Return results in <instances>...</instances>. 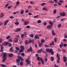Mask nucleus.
<instances>
[{"label": "nucleus", "mask_w": 67, "mask_h": 67, "mask_svg": "<svg viewBox=\"0 0 67 67\" xmlns=\"http://www.w3.org/2000/svg\"><path fill=\"white\" fill-rule=\"evenodd\" d=\"M37 59L38 61H40V60H41V63H42V64H44V60L42 59V58H40V57H38L37 58Z\"/></svg>", "instance_id": "f257e3e1"}, {"label": "nucleus", "mask_w": 67, "mask_h": 67, "mask_svg": "<svg viewBox=\"0 0 67 67\" xmlns=\"http://www.w3.org/2000/svg\"><path fill=\"white\" fill-rule=\"evenodd\" d=\"M30 58H28V59L26 60L25 62L26 63H27V65H29L30 64Z\"/></svg>", "instance_id": "f03ea898"}, {"label": "nucleus", "mask_w": 67, "mask_h": 67, "mask_svg": "<svg viewBox=\"0 0 67 67\" xmlns=\"http://www.w3.org/2000/svg\"><path fill=\"white\" fill-rule=\"evenodd\" d=\"M57 57L58 58V59L57 60V63H59V60H60V57H59V56H58V53H57Z\"/></svg>", "instance_id": "7ed1b4c3"}, {"label": "nucleus", "mask_w": 67, "mask_h": 67, "mask_svg": "<svg viewBox=\"0 0 67 67\" xmlns=\"http://www.w3.org/2000/svg\"><path fill=\"white\" fill-rule=\"evenodd\" d=\"M63 61L65 63V62H66V61H67V57H66V56H65V55H63Z\"/></svg>", "instance_id": "20e7f679"}, {"label": "nucleus", "mask_w": 67, "mask_h": 67, "mask_svg": "<svg viewBox=\"0 0 67 67\" xmlns=\"http://www.w3.org/2000/svg\"><path fill=\"white\" fill-rule=\"evenodd\" d=\"M32 47L31 46H30L29 49L27 50V53H29V52H32Z\"/></svg>", "instance_id": "39448f33"}, {"label": "nucleus", "mask_w": 67, "mask_h": 67, "mask_svg": "<svg viewBox=\"0 0 67 67\" xmlns=\"http://www.w3.org/2000/svg\"><path fill=\"white\" fill-rule=\"evenodd\" d=\"M60 16H66V13H65L63 12L62 13H60Z\"/></svg>", "instance_id": "423d86ee"}, {"label": "nucleus", "mask_w": 67, "mask_h": 67, "mask_svg": "<svg viewBox=\"0 0 67 67\" xmlns=\"http://www.w3.org/2000/svg\"><path fill=\"white\" fill-rule=\"evenodd\" d=\"M3 44H2V45L1 46V49L0 50V51L1 52H3V49H4V47H3Z\"/></svg>", "instance_id": "0eeeda50"}, {"label": "nucleus", "mask_w": 67, "mask_h": 67, "mask_svg": "<svg viewBox=\"0 0 67 67\" xmlns=\"http://www.w3.org/2000/svg\"><path fill=\"white\" fill-rule=\"evenodd\" d=\"M47 29H48L49 30H51L52 28V26L50 25H49L47 26Z\"/></svg>", "instance_id": "6e6552de"}, {"label": "nucleus", "mask_w": 67, "mask_h": 67, "mask_svg": "<svg viewBox=\"0 0 67 67\" xmlns=\"http://www.w3.org/2000/svg\"><path fill=\"white\" fill-rule=\"evenodd\" d=\"M9 22V20H7L4 23V26H5L7 24V23H8Z\"/></svg>", "instance_id": "1a4fd4ad"}, {"label": "nucleus", "mask_w": 67, "mask_h": 67, "mask_svg": "<svg viewBox=\"0 0 67 67\" xmlns=\"http://www.w3.org/2000/svg\"><path fill=\"white\" fill-rule=\"evenodd\" d=\"M24 24L25 25H26L29 24V21H25L24 22Z\"/></svg>", "instance_id": "9d476101"}, {"label": "nucleus", "mask_w": 67, "mask_h": 67, "mask_svg": "<svg viewBox=\"0 0 67 67\" xmlns=\"http://www.w3.org/2000/svg\"><path fill=\"white\" fill-rule=\"evenodd\" d=\"M21 31V29L20 28H17L16 29V30L15 31L16 32H20Z\"/></svg>", "instance_id": "9b49d317"}, {"label": "nucleus", "mask_w": 67, "mask_h": 67, "mask_svg": "<svg viewBox=\"0 0 67 67\" xmlns=\"http://www.w3.org/2000/svg\"><path fill=\"white\" fill-rule=\"evenodd\" d=\"M50 52L51 53V54L52 55H54V53L53 52V50H52V49H50Z\"/></svg>", "instance_id": "f8f14e48"}, {"label": "nucleus", "mask_w": 67, "mask_h": 67, "mask_svg": "<svg viewBox=\"0 0 67 67\" xmlns=\"http://www.w3.org/2000/svg\"><path fill=\"white\" fill-rule=\"evenodd\" d=\"M9 51L10 52H13V47H11L9 49Z\"/></svg>", "instance_id": "ddd939ff"}, {"label": "nucleus", "mask_w": 67, "mask_h": 67, "mask_svg": "<svg viewBox=\"0 0 67 67\" xmlns=\"http://www.w3.org/2000/svg\"><path fill=\"white\" fill-rule=\"evenodd\" d=\"M8 44V42H4L3 43V45H5V46H6V45H7Z\"/></svg>", "instance_id": "4468645a"}, {"label": "nucleus", "mask_w": 67, "mask_h": 67, "mask_svg": "<svg viewBox=\"0 0 67 67\" xmlns=\"http://www.w3.org/2000/svg\"><path fill=\"white\" fill-rule=\"evenodd\" d=\"M42 52V49H39V51H38V53H41V52Z\"/></svg>", "instance_id": "2eb2a0df"}, {"label": "nucleus", "mask_w": 67, "mask_h": 67, "mask_svg": "<svg viewBox=\"0 0 67 67\" xmlns=\"http://www.w3.org/2000/svg\"><path fill=\"white\" fill-rule=\"evenodd\" d=\"M15 40L14 42H15V43H18V39L15 38Z\"/></svg>", "instance_id": "dca6fc26"}, {"label": "nucleus", "mask_w": 67, "mask_h": 67, "mask_svg": "<svg viewBox=\"0 0 67 67\" xmlns=\"http://www.w3.org/2000/svg\"><path fill=\"white\" fill-rule=\"evenodd\" d=\"M16 61L17 63H20V60L19 59H16Z\"/></svg>", "instance_id": "f3484780"}, {"label": "nucleus", "mask_w": 67, "mask_h": 67, "mask_svg": "<svg viewBox=\"0 0 67 67\" xmlns=\"http://www.w3.org/2000/svg\"><path fill=\"white\" fill-rule=\"evenodd\" d=\"M6 54V53H4L3 57H2L3 58H4L6 57V54Z\"/></svg>", "instance_id": "a211bd4d"}, {"label": "nucleus", "mask_w": 67, "mask_h": 67, "mask_svg": "<svg viewBox=\"0 0 67 67\" xmlns=\"http://www.w3.org/2000/svg\"><path fill=\"white\" fill-rule=\"evenodd\" d=\"M52 34L53 35H55L56 34L54 33V31L53 30H52Z\"/></svg>", "instance_id": "6ab92c4d"}, {"label": "nucleus", "mask_w": 67, "mask_h": 67, "mask_svg": "<svg viewBox=\"0 0 67 67\" xmlns=\"http://www.w3.org/2000/svg\"><path fill=\"white\" fill-rule=\"evenodd\" d=\"M51 61H53L54 60V58L53 57H52L51 58Z\"/></svg>", "instance_id": "aec40b11"}, {"label": "nucleus", "mask_w": 67, "mask_h": 67, "mask_svg": "<svg viewBox=\"0 0 67 67\" xmlns=\"http://www.w3.org/2000/svg\"><path fill=\"white\" fill-rule=\"evenodd\" d=\"M34 38L35 39H39V38H40L36 36H35Z\"/></svg>", "instance_id": "412c9836"}, {"label": "nucleus", "mask_w": 67, "mask_h": 67, "mask_svg": "<svg viewBox=\"0 0 67 67\" xmlns=\"http://www.w3.org/2000/svg\"><path fill=\"white\" fill-rule=\"evenodd\" d=\"M0 16H1V18H2V17H3V16H4V15L3 14V13H1V14Z\"/></svg>", "instance_id": "4be33fe9"}, {"label": "nucleus", "mask_w": 67, "mask_h": 67, "mask_svg": "<svg viewBox=\"0 0 67 67\" xmlns=\"http://www.w3.org/2000/svg\"><path fill=\"white\" fill-rule=\"evenodd\" d=\"M44 60L45 62H47L48 60V59H47V58L46 57H45L44 59Z\"/></svg>", "instance_id": "5701e85b"}, {"label": "nucleus", "mask_w": 67, "mask_h": 67, "mask_svg": "<svg viewBox=\"0 0 67 67\" xmlns=\"http://www.w3.org/2000/svg\"><path fill=\"white\" fill-rule=\"evenodd\" d=\"M49 24H50V26H53V23L51 21H49Z\"/></svg>", "instance_id": "b1692460"}, {"label": "nucleus", "mask_w": 67, "mask_h": 67, "mask_svg": "<svg viewBox=\"0 0 67 67\" xmlns=\"http://www.w3.org/2000/svg\"><path fill=\"white\" fill-rule=\"evenodd\" d=\"M21 49L23 50H24V47L23 46H21Z\"/></svg>", "instance_id": "393cba45"}, {"label": "nucleus", "mask_w": 67, "mask_h": 67, "mask_svg": "<svg viewBox=\"0 0 67 67\" xmlns=\"http://www.w3.org/2000/svg\"><path fill=\"white\" fill-rule=\"evenodd\" d=\"M46 51L47 52H50V49H46Z\"/></svg>", "instance_id": "a878e982"}, {"label": "nucleus", "mask_w": 67, "mask_h": 67, "mask_svg": "<svg viewBox=\"0 0 67 67\" xmlns=\"http://www.w3.org/2000/svg\"><path fill=\"white\" fill-rule=\"evenodd\" d=\"M42 45H43V43H40L39 45V47H41L42 46Z\"/></svg>", "instance_id": "bb28decb"}, {"label": "nucleus", "mask_w": 67, "mask_h": 67, "mask_svg": "<svg viewBox=\"0 0 67 67\" xmlns=\"http://www.w3.org/2000/svg\"><path fill=\"white\" fill-rule=\"evenodd\" d=\"M43 10H45V11H48V10L46 9V7L43 8H42Z\"/></svg>", "instance_id": "cd10ccee"}, {"label": "nucleus", "mask_w": 67, "mask_h": 67, "mask_svg": "<svg viewBox=\"0 0 67 67\" xmlns=\"http://www.w3.org/2000/svg\"><path fill=\"white\" fill-rule=\"evenodd\" d=\"M0 65L2 67H4L6 66V65H5L4 64H1Z\"/></svg>", "instance_id": "c85d7f7f"}, {"label": "nucleus", "mask_w": 67, "mask_h": 67, "mask_svg": "<svg viewBox=\"0 0 67 67\" xmlns=\"http://www.w3.org/2000/svg\"><path fill=\"white\" fill-rule=\"evenodd\" d=\"M62 50L63 52V53H66V51L64 49H62Z\"/></svg>", "instance_id": "c756f323"}, {"label": "nucleus", "mask_w": 67, "mask_h": 67, "mask_svg": "<svg viewBox=\"0 0 67 67\" xmlns=\"http://www.w3.org/2000/svg\"><path fill=\"white\" fill-rule=\"evenodd\" d=\"M20 13L22 14L24 13V10H23L21 11L20 12Z\"/></svg>", "instance_id": "7c9ffc66"}, {"label": "nucleus", "mask_w": 67, "mask_h": 67, "mask_svg": "<svg viewBox=\"0 0 67 67\" xmlns=\"http://www.w3.org/2000/svg\"><path fill=\"white\" fill-rule=\"evenodd\" d=\"M7 59V58H5L3 59L2 60L3 63H4L5 62V60Z\"/></svg>", "instance_id": "2f4dec72"}, {"label": "nucleus", "mask_w": 67, "mask_h": 67, "mask_svg": "<svg viewBox=\"0 0 67 67\" xmlns=\"http://www.w3.org/2000/svg\"><path fill=\"white\" fill-rule=\"evenodd\" d=\"M24 51L23 50L20 49L19 50V52L20 53H22V52H23Z\"/></svg>", "instance_id": "473e14b6"}, {"label": "nucleus", "mask_w": 67, "mask_h": 67, "mask_svg": "<svg viewBox=\"0 0 67 67\" xmlns=\"http://www.w3.org/2000/svg\"><path fill=\"white\" fill-rule=\"evenodd\" d=\"M9 57H12V56H13V54H12L11 53L9 54Z\"/></svg>", "instance_id": "72a5a7b5"}, {"label": "nucleus", "mask_w": 67, "mask_h": 67, "mask_svg": "<svg viewBox=\"0 0 67 67\" xmlns=\"http://www.w3.org/2000/svg\"><path fill=\"white\" fill-rule=\"evenodd\" d=\"M54 41L52 42L50 44V45H54Z\"/></svg>", "instance_id": "f704fd0d"}, {"label": "nucleus", "mask_w": 67, "mask_h": 67, "mask_svg": "<svg viewBox=\"0 0 67 67\" xmlns=\"http://www.w3.org/2000/svg\"><path fill=\"white\" fill-rule=\"evenodd\" d=\"M30 36L31 37L33 38V37H34V35H33V34H32L30 35Z\"/></svg>", "instance_id": "c9c22d12"}, {"label": "nucleus", "mask_w": 67, "mask_h": 67, "mask_svg": "<svg viewBox=\"0 0 67 67\" xmlns=\"http://www.w3.org/2000/svg\"><path fill=\"white\" fill-rule=\"evenodd\" d=\"M15 48L17 51H19V48L18 47H16Z\"/></svg>", "instance_id": "e433bc0d"}, {"label": "nucleus", "mask_w": 67, "mask_h": 67, "mask_svg": "<svg viewBox=\"0 0 67 67\" xmlns=\"http://www.w3.org/2000/svg\"><path fill=\"white\" fill-rule=\"evenodd\" d=\"M63 46H64V45L63 44H60V47L61 48H62V47H63Z\"/></svg>", "instance_id": "4c0bfd02"}, {"label": "nucleus", "mask_w": 67, "mask_h": 67, "mask_svg": "<svg viewBox=\"0 0 67 67\" xmlns=\"http://www.w3.org/2000/svg\"><path fill=\"white\" fill-rule=\"evenodd\" d=\"M56 11H57L56 9H55L53 11V13L54 14H55V13H56Z\"/></svg>", "instance_id": "58836bf2"}, {"label": "nucleus", "mask_w": 67, "mask_h": 67, "mask_svg": "<svg viewBox=\"0 0 67 67\" xmlns=\"http://www.w3.org/2000/svg\"><path fill=\"white\" fill-rule=\"evenodd\" d=\"M19 24V22H15V25H18Z\"/></svg>", "instance_id": "ea45409f"}, {"label": "nucleus", "mask_w": 67, "mask_h": 67, "mask_svg": "<svg viewBox=\"0 0 67 67\" xmlns=\"http://www.w3.org/2000/svg\"><path fill=\"white\" fill-rule=\"evenodd\" d=\"M41 4L42 6H44V5H46V3H42Z\"/></svg>", "instance_id": "a19ab883"}, {"label": "nucleus", "mask_w": 67, "mask_h": 67, "mask_svg": "<svg viewBox=\"0 0 67 67\" xmlns=\"http://www.w3.org/2000/svg\"><path fill=\"white\" fill-rule=\"evenodd\" d=\"M38 23H41V20H38L37 21Z\"/></svg>", "instance_id": "79ce46f5"}, {"label": "nucleus", "mask_w": 67, "mask_h": 67, "mask_svg": "<svg viewBox=\"0 0 67 67\" xmlns=\"http://www.w3.org/2000/svg\"><path fill=\"white\" fill-rule=\"evenodd\" d=\"M49 3H50L51 4H52L53 3H54V2H52L51 1H50L48 2Z\"/></svg>", "instance_id": "37998d69"}, {"label": "nucleus", "mask_w": 67, "mask_h": 67, "mask_svg": "<svg viewBox=\"0 0 67 67\" xmlns=\"http://www.w3.org/2000/svg\"><path fill=\"white\" fill-rule=\"evenodd\" d=\"M21 55L23 56H25V54L24 53H23L21 54Z\"/></svg>", "instance_id": "c03bdc74"}, {"label": "nucleus", "mask_w": 67, "mask_h": 67, "mask_svg": "<svg viewBox=\"0 0 67 67\" xmlns=\"http://www.w3.org/2000/svg\"><path fill=\"white\" fill-rule=\"evenodd\" d=\"M23 65V62H21L20 63V65L21 66H22Z\"/></svg>", "instance_id": "a18cd8bd"}, {"label": "nucleus", "mask_w": 67, "mask_h": 67, "mask_svg": "<svg viewBox=\"0 0 67 67\" xmlns=\"http://www.w3.org/2000/svg\"><path fill=\"white\" fill-rule=\"evenodd\" d=\"M41 42H42V43H44V42H45V41H44V39H42L41 40Z\"/></svg>", "instance_id": "49530a36"}, {"label": "nucleus", "mask_w": 67, "mask_h": 67, "mask_svg": "<svg viewBox=\"0 0 67 67\" xmlns=\"http://www.w3.org/2000/svg\"><path fill=\"white\" fill-rule=\"evenodd\" d=\"M8 41L9 42H12V40L11 39H10L8 40Z\"/></svg>", "instance_id": "de8ad7c7"}, {"label": "nucleus", "mask_w": 67, "mask_h": 67, "mask_svg": "<svg viewBox=\"0 0 67 67\" xmlns=\"http://www.w3.org/2000/svg\"><path fill=\"white\" fill-rule=\"evenodd\" d=\"M57 40V38L55 37L54 38V41L55 42H56V40Z\"/></svg>", "instance_id": "09e8293b"}, {"label": "nucleus", "mask_w": 67, "mask_h": 67, "mask_svg": "<svg viewBox=\"0 0 67 67\" xmlns=\"http://www.w3.org/2000/svg\"><path fill=\"white\" fill-rule=\"evenodd\" d=\"M32 42V40H30L29 41V43H31Z\"/></svg>", "instance_id": "8fccbe9b"}, {"label": "nucleus", "mask_w": 67, "mask_h": 67, "mask_svg": "<svg viewBox=\"0 0 67 67\" xmlns=\"http://www.w3.org/2000/svg\"><path fill=\"white\" fill-rule=\"evenodd\" d=\"M25 44H29V43H28L27 40H26L25 41Z\"/></svg>", "instance_id": "3c124183"}, {"label": "nucleus", "mask_w": 67, "mask_h": 67, "mask_svg": "<svg viewBox=\"0 0 67 67\" xmlns=\"http://www.w3.org/2000/svg\"><path fill=\"white\" fill-rule=\"evenodd\" d=\"M24 35L23 34H22L21 35V37H24Z\"/></svg>", "instance_id": "603ef678"}, {"label": "nucleus", "mask_w": 67, "mask_h": 67, "mask_svg": "<svg viewBox=\"0 0 67 67\" xmlns=\"http://www.w3.org/2000/svg\"><path fill=\"white\" fill-rule=\"evenodd\" d=\"M10 38V36H9L7 37L6 38L7 39H9V38Z\"/></svg>", "instance_id": "864d4df0"}, {"label": "nucleus", "mask_w": 67, "mask_h": 67, "mask_svg": "<svg viewBox=\"0 0 67 67\" xmlns=\"http://www.w3.org/2000/svg\"><path fill=\"white\" fill-rule=\"evenodd\" d=\"M19 3H19V2H16V5H18L19 4Z\"/></svg>", "instance_id": "5fc2aeb1"}, {"label": "nucleus", "mask_w": 67, "mask_h": 67, "mask_svg": "<svg viewBox=\"0 0 67 67\" xmlns=\"http://www.w3.org/2000/svg\"><path fill=\"white\" fill-rule=\"evenodd\" d=\"M10 18L11 19H14V17H13V16H10Z\"/></svg>", "instance_id": "6e6d98bb"}, {"label": "nucleus", "mask_w": 67, "mask_h": 67, "mask_svg": "<svg viewBox=\"0 0 67 67\" xmlns=\"http://www.w3.org/2000/svg\"><path fill=\"white\" fill-rule=\"evenodd\" d=\"M17 58H19V59H20L21 58V57L19 55L18 56V57H17Z\"/></svg>", "instance_id": "4d7b16f0"}, {"label": "nucleus", "mask_w": 67, "mask_h": 67, "mask_svg": "<svg viewBox=\"0 0 67 67\" xmlns=\"http://www.w3.org/2000/svg\"><path fill=\"white\" fill-rule=\"evenodd\" d=\"M26 27L27 29H30V26H26Z\"/></svg>", "instance_id": "13d9d810"}, {"label": "nucleus", "mask_w": 67, "mask_h": 67, "mask_svg": "<svg viewBox=\"0 0 67 67\" xmlns=\"http://www.w3.org/2000/svg\"><path fill=\"white\" fill-rule=\"evenodd\" d=\"M9 47H11V46H12V44H11V43H9Z\"/></svg>", "instance_id": "bf43d9fd"}, {"label": "nucleus", "mask_w": 67, "mask_h": 67, "mask_svg": "<svg viewBox=\"0 0 67 67\" xmlns=\"http://www.w3.org/2000/svg\"><path fill=\"white\" fill-rule=\"evenodd\" d=\"M63 41H64V42H66V39L64 38L63 39Z\"/></svg>", "instance_id": "052dcab7"}, {"label": "nucleus", "mask_w": 67, "mask_h": 67, "mask_svg": "<svg viewBox=\"0 0 67 67\" xmlns=\"http://www.w3.org/2000/svg\"><path fill=\"white\" fill-rule=\"evenodd\" d=\"M46 22H44V23H43V25H44L45 26H46Z\"/></svg>", "instance_id": "680f3d73"}, {"label": "nucleus", "mask_w": 67, "mask_h": 67, "mask_svg": "<svg viewBox=\"0 0 67 67\" xmlns=\"http://www.w3.org/2000/svg\"><path fill=\"white\" fill-rule=\"evenodd\" d=\"M58 4L59 5H61L62 4L61 3H60L59 2L58 3Z\"/></svg>", "instance_id": "e2e57ef3"}, {"label": "nucleus", "mask_w": 67, "mask_h": 67, "mask_svg": "<svg viewBox=\"0 0 67 67\" xmlns=\"http://www.w3.org/2000/svg\"><path fill=\"white\" fill-rule=\"evenodd\" d=\"M2 39L1 38H0V43H2Z\"/></svg>", "instance_id": "0e129e2a"}, {"label": "nucleus", "mask_w": 67, "mask_h": 67, "mask_svg": "<svg viewBox=\"0 0 67 67\" xmlns=\"http://www.w3.org/2000/svg\"><path fill=\"white\" fill-rule=\"evenodd\" d=\"M38 16V15H37V16H34V18H37Z\"/></svg>", "instance_id": "69168bd1"}, {"label": "nucleus", "mask_w": 67, "mask_h": 67, "mask_svg": "<svg viewBox=\"0 0 67 67\" xmlns=\"http://www.w3.org/2000/svg\"><path fill=\"white\" fill-rule=\"evenodd\" d=\"M64 47H66L67 46V44H64Z\"/></svg>", "instance_id": "338daca9"}, {"label": "nucleus", "mask_w": 67, "mask_h": 67, "mask_svg": "<svg viewBox=\"0 0 67 67\" xmlns=\"http://www.w3.org/2000/svg\"><path fill=\"white\" fill-rule=\"evenodd\" d=\"M11 8V6H8V9H10V8Z\"/></svg>", "instance_id": "774afa93"}]
</instances>
